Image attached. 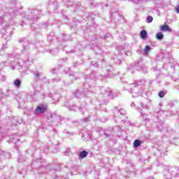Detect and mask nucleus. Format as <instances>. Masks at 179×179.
I'll list each match as a JSON object with an SVG mask.
<instances>
[{
  "mask_svg": "<svg viewBox=\"0 0 179 179\" xmlns=\"http://www.w3.org/2000/svg\"><path fill=\"white\" fill-rule=\"evenodd\" d=\"M140 114H141V117H145H145H148L147 114H143V113H142V112H140Z\"/></svg>",
  "mask_w": 179,
  "mask_h": 179,
  "instance_id": "obj_29",
  "label": "nucleus"
},
{
  "mask_svg": "<svg viewBox=\"0 0 179 179\" xmlns=\"http://www.w3.org/2000/svg\"><path fill=\"white\" fill-rule=\"evenodd\" d=\"M53 82H57V79H54V81Z\"/></svg>",
  "mask_w": 179,
  "mask_h": 179,
  "instance_id": "obj_39",
  "label": "nucleus"
},
{
  "mask_svg": "<svg viewBox=\"0 0 179 179\" xmlns=\"http://www.w3.org/2000/svg\"><path fill=\"white\" fill-rule=\"evenodd\" d=\"M173 177H179V169L177 167H166L164 171V179H172Z\"/></svg>",
  "mask_w": 179,
  "mask_h": 179,
  "instance_id": "obj_2",
  "label": "nucleus"
},
{
  "mask_svg": "<svg viewBox=\"0 0 179 179\" xmlns=\"http://www.w3.org/2000/svg\"><path fill=\"white\" fill-rule=\"evenodd\" d=\"M101 90H102V92H105V94H106V96H108L109 99H114V97H117V95L115 94L113 92V90H111V89H110L109 87L106 89L103 88Z\"/></svg>",
  "mask_w": 179,
  "mask_h": 179,
  "instance_id": "obj_4",
  "label": "nucleus"
},
{
  "mask_svg": "<svg viewBox=\"0 0 179 179\" xmlns=\"http://www.w3.org/2000/svg\"><path fill=\"white\" fill-rule=\"evenodd\" d=\"M114 58V61L115 62V64H121V58H120V57L117 56L116 57H113Z\"/></svg>",
  "mask_w": 179,
  "mask_h": 179,
  "instance_id": "obj_22",
  "label": "nucleus"
},
{
  "mask_svg": "<svg viewBox=\"0 0 179 179\" xmlns=\"http://www.w3.org/2000/svg\"><path fill=\"white\" fill-rule=\"evenodd\" d=\"M114 114L115 115H125V111L124 109H118V108H115Z\"/></svg>",
  "mask_w": 179,
  "mask_h": 179,
  "instance_id": "obj_7",
  "label": "nucleus"
},
{
  "mask_svg": "<svg viewBox=\"0 0 179 179\" xmlns=\"http://www.w3.org/2000/svg\"><path fill=\"white\" fill-rule=\"evenodd\" d=\"M137 69L138 71H143V72H144V73H146V71H148V68L146 67H143V66H137Z\"/></svg>",
  "mask_w": 179,
  "mask_h": 179,
  "instance_id": "obj_21",
  "label": "nucleus"
},
{
  "mask_svg": "<svg viewBox=\"0 0 179 179\" xmlns=\"http://www.w3.org/2000/svg\"><path fill=\"white\" fill-rule=\"evenodd\" d=\"M20 43H23V48L21 50L22 53V62L23 64H29V52H30V46L29 45V41L26 38L21 39Z\"/></svg>",
  "mask_w": 179,
  "mask_h": 179,
  "instance_id": "obj_1",
  "label": "nucleus"
},
{
  "mask_svg": "<svg viewBox=\"0 0 179 179\" xmlns=\"http://www.w3.org/2000/svg\"><path fill=\"white\" fill-rule=\"evenodd\" d=\"M73 76H78V74L76 73H74L73 74H72Z\"/></svg>",
  "mask_w": 179,
  "mask_h": 179,
  "instance_id": "obj_35",
  "label": "nucleus"
},
{
  "mask_svg": "<svg viewBox=\"0 0 179 179\" xmlns=\"http://www.w3.org/2000/svg\"><path fill=\"white\" fill-rule=\"evenodd\" d=\"M3 50H5V48H6V45H3Z\"/></svg>",
  "mask_w": 179,
  "mask_h": 179,
  "instance_id": "obj_34",
  "label": "nucleus"
},
{
  "mask_svg": "<svg viewBox=\"0 0 179 179\" xmlns=\"http://www.w3.org/2000/svg\"><path fill=\"white\" fill-rule=\"evenodd\" d=\"M140 106H141V107H138L137 108V110H138V111H142L143 110H145V108H146V107H148V106H146L143 103H142V102H140Z\"/></svg>",
  "mask_w": 179,
  "mask_h": 179,
  "instance_id": "obj_17",
  "label": "nucleus"
},
{
  "mask_svg": "<svg viewBox=\"0 0 179 179\" xmlns=\"http://www.w3.org/2000/svg\"><path fill=\"white\" fill-rule=\"evenodd\" d=\"M62 36H63L64 41H65V38H64V37H65V34H62Z\"/></svg>",
  "mask_w": 179,
  "mask_h": 179,
  "instance_id": "obj_36",
  "label": "nucleus"
},
{
  "mask_svg": "<svg viewBox=\"0 0 179 179\" xmlns=\"http://www.w3.org/2000/svg\"><path fill=\"white\" fill-rule=\"evenodd\" d=\"M35 90H36V92L41 91V86H40L39 88L35 86Z\"/></svg>",
  "mask_w": 179,
  "mask_h": 179,
  "instance_id": "obj_28",
  "label": "nucleus"
},
{
  "mask_svg": "<svg viewBox=\"0 0 179 179\" xmlns=\"http://www.w3.org/2000/svg\"><path fill=\"white\" fill-rule=\"evenodd\" d=\"M152 48H150V46L146 45L144 48V55H148L149 54V51H150Z\"/></svg>",
  "mask_w": 179,
  "mask_h": 179,
  "instance_id": "obj_18",
  "label": "nucleus"
},
{
  "mask_svg": "<svg viewBox=\"0 0 179 179\" xmlns=\"http://www.w3.org/2000/svg\"><path fill=\"white\" fill-rule=\"evenodd\" d=\"M90 92H91L90 90H87V91H85L84 92H82L80 91H77L75 93V96L77 99H80L81 97H83V96H87V94L90 93Z\"/></svg>",
  "mask_w": 179,
  "mask_h": 179,
  "instance_id": "obj_6",
  "label": "nucleus"
},
{
  "mask_svg": "<svg viewBox=\"0 0 179 179\" xmlns=\"http://www.w3.org/2000/svg\"><path fill=\"white\" fill-rule=\"evenodd\" d=\"M49 97H52V96H51V94H49Z\"/></svg>",
  "mask_w": 179,
  "mask_h": 179,
  "instance_id": "obj_40",
  "label": "nucleus"
},
{
  "mask_svg": "<svg viewBox=\"0 0 179 179\" xmlns=\"http://www.w3.org/2000/svg\"><path fill=\"white\" fill-rule=\"evenodd\" d=\"M11 142H13V140H10Z\"/></svg>",
  "mask_w": 179,
  "mask_h": 179,
  "instance_id": "obj_41",
  "label": "nucleus"
},
{
  "mask_svg": "<svg viewBox=\"0 0 179 179\" xmlns=\"http://www.w3.org/2000/svg\"><path fill=\"white\" fill-rule=\"evenodd\" d=\"M75 79H78V78H76Z\"/></svg>",
  "mask_w": 179,
  "mask_h": 179,
  "instance_id": "obj_45",
  "label": "nucleus"
},
{
  "mask_svg": "<svg viewBox=\"0 0 179 179\" xmlns=\"http://www.w3.org/2000/svg\"><path fill=\"white\" fill-rule=\"evenodd\" d=\"M165 93L163 91H160L158 94L159 97H160L161 99L163 98V96H164Z\"/></svg>",
  "mask_w": 179,
  "mask_h": 179,
  "instance_id": "obj_27",
  "label": "nucleus"
},
{
  "mask_svg": "<svg viewBox=\"0 0 179 179\" xmlns=\"http://www.w3.org/2000/svg\"><path fill=\"white\" fill-rule=\"evenodd\" d=\"M7 156H9V153L1 151L0 152V160H5Z\"/></svg>",
  "mask_w": 179,
  "mask_h": 179,
  "instance_id": "obj_11",
  "label": "nucleus"
},
{
  "mask_svg": "<svg viewBox=\"0 0 179 179\" xmlns=\"http://www.w3.org/2000/svg\"><path fill=\"white\" fill-rule=\"evenodd\" d=\"M147 21H148V23H152V22H153V17L148 15L147 17Z\"/></svg>",
  "mask_w": 179,
  "mask_h": 179,
  "instance_id": "obj_25",
  "label": "nucleus"
},
{
  "mask_svg": "<svg viewBox=\"0 0 179 179\" xmlns=\"http://www.w3.org/2000/svg\"><path fill=\"white\" fill-rule=\"evenodd\" d=\"M87 121H88V119H87V118L85 119V122H87Z\"/></svg>",
  "mask_w": 179,
  "mask_h": 179,
  "instance_id": "obj_38",
  "label": "nucleus"
},
{
  "mask_svg": "<svg viewBox=\"0 0 179 179\" xmlns=\"http://www.w3.org/2000/svg\"><path fill=\"white\" fill-rule=\"evenodd\" d=\"M68 108L69 111H75V110H76V108L73 105H70L69 106H68Z\"/></svg>",
  "mask_w": 179,
  "mask_h": 179,
  "instance_id": "obj_24",
  "label": "nucleus"
},
{
  "mask_svg": "<svg viewBox=\"0 0 179 179\" xmlns=\"http://www.w3.org/2000/svg\"><path fill=\"white\" fill-rule=\"evenodd\" d=\"M142 145V141H141L139 139H136L134 142V148H139V145Z\"/></svg>",
  "mask_w": 179,
  "mask_h": 179,
  "instance_id": "obj_15",
  "label": "nucleus"
},
{
  "mask_svg": "<svg viewBox=\"0 0 179 179\" xmlns=\"http://www.w3.org/2000/svg\"><path fill=\"white\" fill-rule=\"evenodd\" d=\"M176 13H179V6L176 8Z\"/></svg>",
  "mask_w": 179,
  "mask_h": 179,
  "instance_id": "obj_30",
  "label": "nucleus"
},
{
  "mask_svg": "<svg viewBox=\"0 0 179 179\" xmlns=\"http://www.w3.org/2000/svg\"><path fill=\"white\" fill-rule=\"evenodd\" d=\"M48 38H50V36H48Z\"/></svg>",
  "mask_w": 179,
  "mask_h": 179,
  "instance_id": "obj_44",
  "label": "nucleus"
},
{
  "mask_svg": "<svg viewBox=\"0 0 179 179\" xmlns=\"http://www.w3.org/2000/svg\"><path fill=\"white\" fill-rule=\"evenodd\" d=\"M20 85H22V82L20 81V79H16L15 81H14V85L15 86V87H20Z\"/></svg>",
  "mask_w": 179,
  "mask_h": 179,
  "instance_id": "obj_16",
  "label": "nucleus"
},
{
  "mask_svg": "<svg viewBox=\"0 0 179 179\" xmlns=\"http://www.w3.org/2000/svg\"><path fill=\"white\" fill-rule=\"evenodd\" d=\"M45 111H47V106L40 105L34 110V114H44Z\"/></svg>",
  "mask_w": 179,
  "mask_h": 179,
  "instance_id": "obj_5",
  "label": "nucleus"
},
{
  "mask_svg": "<svg viewBox=\"0 0 179 179\" xmlns=\"http://www.w3.org/2000/svg\"><path fill=\"white\" fill-rule=\"evenodd\" d=\"M18 162H22V155H20L18 157Z\"/></svg>",
  "mask_w": 179,
  "mask_h": 179,
  "instance_id": "obj_31",
  "label": "nucleus"
},
{
  "mask_svg": "<svg viewBox=\"0 0 179 179\" xmlns=\"http://www.w3.org/2000/svg\"><path fill=\"white\" fill-rule=\"evenodd\" d=\"M110 68L111 69V70H109L108 69L107 73L104 76H108V78H114L115 76V74L113 72V67Z\"/></svg>",
  "mask_w": 179,
  "mask_h": 179,
  "instance_id": "obj_8",
  "label": "nucleus"
},
{
  "mask_svg": "<svg viewBox=\"0 0 179 179\" xmlns=\"http://www.w3.org/2000/svg\"><path fill=\"white\" fill-rule=\"evenodd\" d=\"M32 74L34 75V78L36 79V80H38L40 79L42 73H40V71H32Z\"/></svg>",
  "mask_w": 179,
  "mask_h": 179,
  "instance_id": "obj_10",
  "label": "nucleus"
},
{
  "mask_svg": "<svg viewBox=\"0 0 179 179\" xmlns=\"http://www.w3.org/2000/svg\"><path fill=\"white\" fill-rule=\"evenodd\" d=\"M142 85V81H136L134 83L131 84V87H136V86Z\"/></svg>",
  "mask_w": 179,
  "mask_h": 179,
  "instance_id": "obj_19",
  "label": "nucleus"
},
{
  "mask_svg": "<svg viewBox=\"0 0 179 179\" xmlns=\"http://www.w3.org/2000/svg\"><path fill=\"white\" fill-rule=\"evenodd\" d=\"M12 123L13 124V125H15V126L20 125V122L16 120V119H13L12 120Z\"/></svg>",
  "mask_w": 179,
  "mask_h": 179,
  "instance_id": "obj_23",
  "label": "nucleus"
},
{
  "mask_svg": "<svg viewBox=\"0 0 179 179\" xmlns=\"http://www.w3.org/2000/svg\"><path fill=\"white\" fill-rule=\"evenodd\" d=\"M94 66H99V64L97 63H96L95 64H93Z\"/></svg>",
  "mask_w": 179,
  "mask_h": 179,
  "instance_id": "obj_37",
  "label": "nucleus"
},
{
  "mask_svg": "<svg viewBox=\"0 0 179 179\" xmlns=\"http://www.w3.org/2000/svg\"><path fill=\"white\" fill-rule=\"evenodd\" d=\"M133 3H136V4H139V3H142L143 1L142 0H132Z\"/></svg>",
  "mask_w": 179,
  "mask_h": 179,
  "instance_id": "obj_26",
  "label": "nucleus"
},
{
  "mask_svg": "<svg viewBox=\"0 0 179 179\" xmlns=\"http://www.w3.org/2000/svg\"><path fill=\"white\" fill-rule=\"evenodd\" d=\"M131 107H136L135 103H134V102L131 104Z\"/></svg>",
  "mask_w": 179,
  "mask_h": 179,
  "instance_id": "obj_33",
  "label": "nucleus"
},
{
  "mask_svg": "<svg viewBox=\"0 0 179 179\" xmlns=\"http://www.w3.org/2000/svg\"><path fill=\"white\" fill-rule=\"evenodd\" d=\"M127 71L132 74L134 72H135V71H136V68L135 66L131 65L127 67Z\"/></svg>",
  "mask_w": 179,
  "mask_h": 179,
  "instance_id": "obj_14",
  "label": "nucleus"
},
{
  "mask_svg": "<svg viewBox=\"0 0 179 179\" xmlns=\"http://www.w3.org/2000/svg\"><path fill=\"white\" fill-rule=\"evenodd\" d=\"M141 38H143V40H145L146 37H148V32L146 30H142L140 32Z\"/></svg>",
  "mask_w": 179,
  "mask_h": 179,
  "instance_id": "obj_13",
  "label": "nucleus"
},
{
  "mask_svg": "<svg viewBox=\"0 0 179 179\" xmlns=\"http://www.w3.org/2000/svg\"><path fill=\"white\" fill-rule=\"evenodd\" d=\"M8 66L10 68L12 71L15 69V65L17 64V62L15 61L16 59V57H15V55L11 54V55H8Z\"/></svg>",
  "mask_w": 179,
  "mask_h": 179,
  "instance_id": "obj_3",
  "label": "nucleus"
},
{
  "mask_svg": "<svg viewBox=\"0 0 179 179\" xmlns=\"http://www.w3.org/2000/svg\"><path fill=\"white\" fill-rule=\"evenodd\" d=\"M88 155L87 151L83 150L79 153L78 159H85Z\"/></svg>",
  "mask_w": 179,
  "mask_h": 179,
  "instance_id": "obj_9",
  "label": "nucleus"
},
{
  "mask_svg": "<svg viewBox=\"0 0 179 179\" xmlns=\"http://www.w3.org/2000/svg\"><path fill=\"white\" fill-rule=\"evenodd\" d=\"M162 31H169V33H171V29H170V27L169 25H163L161 27Z\"/></svg>",
  "mask_w": 179,
  "mask_h": 179,
  "instance_id": "obj_12",
  "label": "nucleus"
},
{
  "mask_svg": "<svg viewBox=\"0 0 179 179\" xmlns=\"http://www.w3.org/2000/svg\"><path fill=\"white\" fill-rule=\"evenodd\" d=\"M52 73H55V72L52 71Z\"/></svg>",
  "mask_w": 179,
  "mask_h": 179,
  "instance_id": "obj_42",
  "label": "nucleus"
},
{
  "mask_svg": "<svg viewBox=\"0 0 179 179\" xmlns=\"http://www.w3.org/2000/svg\"><path fill=\"white\" fill-rule=\"evenodd\" d=\"M137 52H139V50H137Z\"/></svg>",
  "mask_w": 179,
  "mask_h": 179,
  "instance_id": "obj_43",
  "label": "nucleus"
},
{
  "mask_svg": "<svg viewBox=\"0 0 179 179\" xmlns=\"http://www.w3.org/2000/svg\"><path fill=\"white\" fill-rule=\"evenodd\" d=\"M156 38L157 40H163L164 38V35L162 32H159L156 35Z\"/></svg>",
  "mask_w": 179,
  "mask_h": 179,
  "instance_id": "obj_20",
  "label": "nucleus"
},
{
  "mask_svg": "<svg viewBox=\"0 0 179 179\" xmlns=\"http://www.w3.org/2000/svg\"><path fill=\"white\" fill-rule=\"evenodd\" d=\"M41 96H42V99H45V94H42Z\"/></svg>",
  "mask_w": 179,
  "mask_h": 179,
  "instance_id": "obj_32",
  "label": "nucleus"
}]
</instances>
